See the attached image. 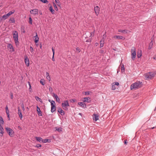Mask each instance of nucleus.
<instances>
[{"label":"nucleus","instance_id":"f257e3e1","mask_svg":"<svg viewBox=\"0 0 156 156\" xmlns=\"http://www.w3.org/2000/svg\"><path fill=\"white\" fill-rule=\"evenodd\" d=\"M141 86V83L138 81L131 84L130 86L131 89H136L140 87Z\"/></svg>","mask_w":156,"mask_h":156},{"label":"nucleus","instance_id":"f03ea898","mask_svg":"<svg viewBox=\"0 0 156 156\" xmlns=\"http://www.w3.org/2000/svg\"><path fill=\"white\" fill-rule=\"evenodd\" d=\"M13 37L16 45V46H18L19 45V42L18 39V33L17 31H13Z\"/></svg>","mask_w":156,"mask_h":156},{"label":"nucleus","instance_id":"7ed1b4c3","mask_svg":"<svg viewBox=\"0 0 156 156\" xmlns=\"http://www.w3.org/2000/svg\"><path fill=\"white\" fill-rule=\"evenodd\" d=\"M156 73L153 72H149L145 74L146 80H149L152 79L155 75Z\"/></svg>","mask_w":156,"mask_h":156},{"label":"nucleus","instance_id":"20e7f679","mask_svg":"<svg viewBox=\"0 0 156 156\" xmlns=\"http://www.w3.org/2000/svg\"><path fill=\"white\" fill-rule=\"evenodd\" d=\"M136 49L135 47H133L131 49V58L132 60H134L136 58Z\"/></svg>","mask_w":156,"mask_h":156},{"label":"nucleus","instance_id":"39448f33","mask_svg":"<svg viewBox=\"0 0 156 156\" xmlns=\"http://www.w3.org/2000/svg\"><path fill=\"white\" fill-rule=\"evenodd\" d=\"M62 106L64 110H68V107L69 106L68 101L66 100L64 101L63 102L62 104Z\"/></svg>","mask_w":156,"mask_h":156},{"label":"nucleus","instance_id":"423d86ee","mask_svg":"<svg viewBox=\"0 0 156 156\" xmlns=\"http://www.w3.org/2000/svg\"><path fill=\"white\" fill-rule=\"evenodd\" d=\"M5 129L7 133L10 136L12 137L13 136L14 131L12 129L8 127H6Z\"/></svg>","mask_w":156,"mask_h":156},{"label":"nucleus","instance_id":"0eeeda50","mask_svg":"<svg viewBox=\"0 0 156 156\" xmlns=\"http://www.w3.org/2000/svg\"><path fill=\"white\" fill-rule=\"evenodd\" d=\"M24 62L27 66H29V60L26 55L24 56Z\"/></svg>","mask_w":156,"mask_h":156},{"label":"nucleus","instance_id":"6e6552de","mask_svg":"<svg viewBox=\"0 0 156 156\" xmlns=\"http://www.w3.org/2000/svg\"><path fill=\"white\" fill-rule=\"evenodd\" d=\"M94 10L95 13L96 15L97 16H98L100 10V8L98 6H96L94 8Z\"/></svg>","mask_w":156,"mask_h":156},{"label":"nucleus","instance_id":"1a4fd4ad","mask_svg":"<svg viewBox=\"0 0 156 156\" xmlns=\"http://www.w3.org/2000/svg\"><path fill=\"white\" fill-rule=\"evenodd\" d=\"M52 95L53 97L56 100L57 102H60V99L57 94L54 93H53Z\"/></svg>","mask_w":156,"mask_h":156},{"label":"nucleus","instance_id":"9d476101","mask_svg":"<svg viewBox=\"0 0 156 156\" xmlns=\"http://www.w3.org/2000/svg\"><path fill=\"white\" fill-rule=\"evenodd\" d=\"M7 47L9 49L12 50V51L13 52L15 51V49L14 48L12 45L10 43H8L7 44Z\"/></svg>","mask_w":156,"mask_h":156},{"label":"nucleus","instance_id":"9b49d317","mask_svg":"<svg viewBox=\"0 0 156 156\" xmlns=\"http://www.w3.org/2000/svg\"><path fill=\"white\" fill-rule=\"evenodd\" d=\"M4 129L1 124H0V136H2L4 133Z\"/></svg>","mask_w":156,"mask_h":156},{"label":"nucleus","instance_id":"f8f14e48","mask_svg":"<svg viewBox=\"0 0 156 156\" xmlns=\"http://www.w3.org/2000/svg\"><path fill=\"white\" fill-rule=\"evenodd\" d=\"M83 99V101L85 102L90 103L91 101L89 97L84 98Z\"/></svg>","mask_w":156,"mask_h":156},{"label":"nucleus","instance_id":"ddd939ff","mask_svg":"<svg viewBox=\"0 0 156 156\" xmlns=\"http://www.w3.org/2000/svg\"><path fill=\"white\" fill-rule=\"evenodd\" d=\"M78 104L80 106L83 108H86V105L85 103H83V102H80L78 103Z\"/></svg>","mask_w":156,"mask_h":156},{"label":"nucleus","instance_id":"4468645a","mask_svg":"<svg viewBox=\"0 0 156 156\" xmlns=\"http://www.w3.org/2000/svg\"><path fill=\"white\" fill-rule=\"evenodd\" d=\"M114 38H116L118 39H122L123 40H124L125 39V38L119 35L115 36L114 37Z\"/></svg>","mask_w":156,"mask_h":156},{"label":"nucleus","instance_id":"2eb2a0df","mask_svg":"<svg viewBox=\"0 0 156 156\" xmlns=\"http://www.w3.org/2000/svg\"><path fill=\"white\" fill-rule=\"evenodd\" d=\"M93 119L95 120V121H96L98 119V116L97 114H94L93 115Z\"/></svg>","mask_w":156,"mask_h":156},{"label":"nucleus","instance_id":"dca6fc26","mask_svg":"<svg viewBox=\"0 0 156 156\" xmlns=\"http://www.w3.org/2000/svg\"><path fill=\"white\" fill-rule=\"evenodd\" d=\"M58 111L62 115H64L65 114L64 111L60 108L58 109Z\"/></svg>","mask_w":156,"mask_h":156},{"label":"nucleus","instance_id":"f3484780","mask_svg":"<svg viewBox=\"0 0 156 156\" xmlns=\"http://www.w3.org/2000/svg\"><path fill=\"white\" fill-rule=\"evenodd\" d=\"M37 111L38 113V114L39 116H42V112L41 111L40 108H39V107L37 106Z\"/></svg>","mask_w":156,"mask_h":156},{"label":"nucleus","instance_id":"a211bd4d","mask_svg":"<svg viewBox=\"0 0 156 156\" xmlns=\"http://www.w3.org/2000/svg\"><path fill=\"white\" fill-rule=\"evenodd\" d=\"M36 140L40 143H43V139L40 137H36Z\"/></svg>","mask_w":156,"mask_h":156},{"label":"nucleus","instance_id":"6ab92c4d","mask_svg":"<svg viewBox=\"0 0 156 156\" xmlns=\"http://www.w3.org/2000/svg\"><path fill=\"white\" fill-rule=\"evenodd\" d=\"M38 10L37 9H33V15H36L38 14Z\"/></svg>","mask_w":156,"mask_h":156},{"label":"nucleus","instance_id":"aec40b11","mask_svg":"<svg viewBox=\"0 0 156 156\" xmlns=\"http://www.w3.org/2000/svg\"><path fill=\"white\" fill-rule=\"evenodd\" d=\"M118 32H122V33H124L125 34H126L127 33L128 30H119Z\"/></svg>","mask_w":156,"mask_h":156},{"label":"nucleus","instance_id":"412c9836","mask_svg":"<svg viewBox=\"0 0 156 156\" xmlns=\"http://www.w3.org/2000/svg\"><path fill=\"white\" fill-rule=\"evenodd\" d=\"M35 37V38L34 40V41L35 43H37L39 41V38L37 36V33H36V35Z\"/></svg>","mask_w":156,"mask_h":156},{"label":"nucleus","instance_id":"4be33fe9","mask_svg":"<svg viewBox=\"0 0 156 156\" xmlns=\"http://www.w3.org/2000/svg\"><path fill=\"white\" fill-rule=\"evenodd\" d=\"M46 76L47 79L50 81L51 80L50 77L49 75V73L47 72L46 73Z\"/></svg>","mask_w":156,"mask_h":156},{"label":"nucleus","instance_id":"5701e85b","mask_svg":"<svg viewBox=\"0 0 156 156\" xmlns=\"http://www.w3.org/2000/svg\"><path fill=\"white\" fill-rule=\"evenodd\" d=\"M104 39H102L100 41V48H101V47H103L104 45Z\"/></svg>","mask_w":156,"mask_h":156},{"label":"nucleus","instance_id":"b1692460","mask_svg":"<svg viewBox=\"0 0 156 156\" xmlns=\"http://www.w3.org/2000/svg\"><path fill=\"white\" fill-rule=\"evenodd\" d=\"M142 55V51H138L137 53V57L138 58H140Z\"/></svg>","mask_w":156,"mask_h":156},{"label":"nucleus","instance_id":"393cba45","mask_svg":"<svg viewBox=\"0 0 156 156\" xmlns=\"http://www.w3.org/2000/svg\"><path fill=\"white\" fill-rule=\"evenodd\" d=\"M49 9L52 14H55V11L53 9V7L52 6L50 7Z\"/></svg>","mask_w":156,"mask_h":156},{"label":"nucleus","instance_id":"a878e982","mask_svg":"<svg viewBox=\"0 0 156 156\" xmlns=\"http://www.w3.org/2000/svg\"><path fill=\"white\" fill-rule=\"evenodd\" d=\"M15 12V11L14 10H12L11 11H10L8 13L6 14V15L8 16L9 17L12 14L14 13Z\"/></svg>","mask_w":156,"mask_h":156},{"label":"nucleus","instance_id":"bb28decb","mask_svg":"<svg viewBox=\"0 0 156 156\" xmlns=\"http://www.w3.org/2000/svg\"><path fill=\"white\" fill-rule=\"evenodd\" d=\"M51 142V140L49 139H43V143H46L47 142L49 143Z\"/></svg>","mask_w":156,"mask_h":156},{"label":"nucleus","instance_id":"cd10ccee","mask_svg":"<svg viewBox=\"0 0 156 156\" xmlns=\"http://www.w3.org/2000/svg\"><path fill=\"white\" fill-rule=\"evenodd\" d=\"M4 123V121L3 118L2 116H0V124H3Z\"/></svg>","mask_w":156,"mask_h":156},{"label":"nucleus","instance_id":"c85d7f7f","mask_svg":"<svg viewBox=\"0 0 156 156\" xmlns=\"http://www.w3.org/2000/svg\"><path fill=\"white\" fill-rule=\"evenodd\" d=\"M56 110V107L55 106L54 107H51V112L52 113H53Z\"/></svg>","mask_w":156,"mask_h":156},{"label":"nucleus","instance_id":"c756f323","mask_svg":"<svg viewBox=\"0 0 156 156\" xmlns=\"http://www.w3.org/2000/svg\"><path fill=\"white\" fill-rule=\"evenodd\" d=\"M51 107L55 106V103L54 101L52 100V101H51Z\"/></svg>","mask_w":156,"mask_h":156},{"label":"nucleus","instance_id":"7c9ffc66","mask_svg":"<svg viewBox=\"0 0 156 156\" xmlns=\"http://www.w3.org/2000/svg\"><path fill=\"white\" fill-rule=\"evenodd\" d=\"M35 98L37 101H39L40 102H42L41 99L38 96H36Z\"/></svg>","mask_w":156,"mask_h":156},{"label":"nucleus","instance_id":"2f4dec72","mask_svg":"<svg viewBox=\"0 0 156 156\" xmlns=\"http://www.w3.org/2000/svg\"><path fill=\"white\" fill-rule=\"evenodd\" d=\"M2 19H4V20L7 19L9 17L8 16L6 15V14L4 15L3 16H2Z\"/></svg>","mask_w":156,"mask_h":156},{"label":"nucleus","instance_id":"473e14b6","mask_svg":"<svg viewBox=\"0 0 156 156\" xmlns=\"http://www.w3.org/2000/svg\"><path fill=\"white\" fill-rule=\"evenodd\" d=\"M9 22L10 23H14L15 22V20L13 18H12L9 19Z\"/></svg>","mask_w":156,"mask_h":156},{"label":"nucleus","instance_id":"72a5a7b5","mask_svg":"<svg viewBox=\"0 0 156 156\" xmlns=\"http://www.w3.org/2000/svg\"><path fill=\"white\" fill-rule=\"evenodd\" d=\"M55 2L57 4V5L58 6H60V2L58 0H55Z\"/></svg>","mask_w":156,"mask_h":156},{"label":"nucleus","instance_id":"f704fd0d","mask_svg":"<svg viewBox=\"0 0 156 156\" xmlns=\"http://www.w3.org/2000/svg\"><path fill=\"white\" fill-rule=\"evenodd\" d=\"M41 2L44 3H48V2L47 0H40Z\"/></svg>","mask_w":156,"mask_h":156},{"label":"nucleus","instance_id":"c9c22d12","mask_svg":"<svg viewBox=\"0 0 156 156\" xmlns=\"http://www.w3.org/2000/svg\"><path fill=\"white\" fill-rule=\"evenodd\" d=\"M53 5H54V7H55V9L56 11H57L58 9V7H57V5H56L55 3H54Z\"/></svg>","mask_w":156,"mask_h":156},{"label":"nucleus","instance_id":"e433bc0d","mask_svg":"<svg viewBox=\"0 0 156 156\" xmlns=\"http://www.w3.org/2000/svg\"><path fill=\"white\" fill-rule=\"evenodd\" d=\"M115 89V85L114 84V83L112 84V89L113 90H114Z\"/></svg>","mask_w":156,"mask_h":156},{"label":"nucleus","instance_id":"4c0bfd02","mask_svg":"<svg viewBox=\"0 0 156 156\" xmlns=\"http://www.w3.org/2000/svg\"><path fill=\"white\" fill-rule=\"evenodd\" d=\"M40 82L42 85H44V80L43 79H41Z\"/></svg>","mask_w":156,"mask_h":156},{"label":"nucleus","instance_id":"58836bf2","mask_svg":"<svg viewBox=\"0 0 156 156\" xmlns=\"http://www.w3.org/2000/svg\"><path fill=\"white\" fill-rule=\"evenodd\" d=\"M124 69H125V68H124V66L123 65L121 67V71L122 72H124Z\"/></svg>","mask_w":156,"mask_h":156},{"label":"nucleus","instance_id":"ea45409f","mask_svg":"<svg viewBox=\"0 0 156 156\" xmlns=\"http://www.w3.org/2000/svg\"><path fill=\"white\" fill-rule=\"evenodd\" d=\"M29 23L31 24H32V20L31 17H30L29 18Z\"/></svg>","mask_w":156,"mask_h":156},{"label":"nucleus","instance_id":"a19ab883","mask_svg":"<svg viewBox=\"0 0 156 156\" xmlns=\"http://www.w3.org/2000/svg\"><path fill=\"white\" fill-rule=\"evenodd\" d=\"M18 114H20V113H22L21 112L20 110V109L19 108V107H18Z\"/></svg>","mask_w":156,"mask_h":156},{"label":"nucleus","instance_id":"79ce46f5","mask_svg":"<svg viewBox=\"0 0 156 156\" xmlns=\"http://www.w3.org/2000/svg\"><path fill=\"white\" fill-rule=\"evenodd\" d=\"M21 108H22V109L23 111H24L25 110V109L24 106L23 104L22 105Z\"/></svg>","mask_w":156,"mask_h":156},{"label":"nucleus","instance_id":"37998d69","mask_svg":"<svg viewBox=\"0 0 156 156\" xmlns=\"http://www.w3.org/2000/svg\"><path fill=\"white\" fill-rule=\"evenodd\" d=\"M49 90L50 92H51L53 91V89L51 87H49Z\"/></svg>","mask_w":156,"mask_h":156},{"label":"nucleus","instance_id":"c03bdc74","mask_svg":"<svg viewBox=\"0 0 156 156\" xmlns=\"http://www.w3.org/2000/svg\"><path fill=\"white\" fill-rule=\"evenodd\" d=\"M19 115V117L21 119H22L23 118V115L22 113H20V114H18Z\"/></svg>","mask_w":156,"mask_h":156},{"label":"nucleus","instance_id":"a18cd8bd","mask_svg":"<svg viewBox=\"0 0 156 156\" xmlns=\"http://www.w3.org/2000/svg\"><path fill=\"white\" fill-rule=\"evenodd\" d=\"M36 147H41V145L40 144H37L36 145V146H35Z\"/></svg>","mask_w":156,"mask_h":156},{"label":"nucleus","instance_id":"49530a36","mask_svg":"<svg viewBox=\"0 0 156 156\" xmlns=\"http://www.w3.org/2000/svg\"><path fill=\"white\" fill-rule=\"evenodd\" d=\"M114 83V84L115 85H116L118 86L119 85V83L118 82H115Z\"/></svg>","mask_w":156,"mask_h":156},{"label":"nucleus","instance_id":"de8ad7c7","mask_svg":"<svg viewBox=\"0 0 156 156\" xmlns=\"http://www.w3.org/2000/svg\"><path fill=\"white\" fill-rule=\"evenodd\" d=\"M30 51L32 53L34 51V49L31 46L30 47Z\"/></svg>","mask_w":156,"mask_h":156},{"label":"nucleus","instance_id":"09e8293b","mask_svg":"<svg viewBox=\"0 0 156 156\" xmlns=\"http://www.w3.org/2000/svg\"><path fill=\"white\" fill-rule=\"evenodd\" d=\"M56 130L58 131L59 132H60L62 131V128H59L56 129Z\"/></svg>","mask_w":156,"mask_h":156},{"label":"nucleus","instance_id":"8fccbe9b","mask_svg":"<svg viewBox=\"0 0 156 156\" xmlns=\"http://www.w3.org/2000/svg\"><path fill=\"white\" fill-rule=\"evenodd\" d=\"M76 100L75 99H72L71 100V102H76Z\"/></svg>","mask_w":156,"mask_h":156},{"label":"nucleus","instance_id":"3c124183","mask_svg":"<svg viewBox=\"0 0 156 156\" xmlns=\"http://www.w3.org/2000/svg\"><path fill=\"white\" fill-rule=\"evenodd\" d=\"M10 95L11 99H12L13 97L12 93H10Z\"/></svg>","mask_w":156,"mask_h":156},{"label":"nucleus","instance_id":"603ef678","mask_svg":"<svg viewBox=\"0 0 156 156\" xmlns=\"http://www.w3.org/2000/svg\"><path fill=\"white\" fill-rule=\"evenodd\" d=\"M94 32H95V31L94 30L92 33H89L90 35V37H91L92 36V34H94Z\"/></svg>","mask_w":156,"mask_h":156},{"label":"nucleus","instance_id":"864d4df0","mask_svg":"<svg viewBox=\"0 0 156 156\" xmlns=\"http://www.w3.org/2000/svg\"><path fill=\"white\" fill-rule=\"evenodd\" d=\"M104 52V51L103 50L101 49L99 51V53L101 54H102Z\"/></svg>","mask_w":156,"mask_h":156},{"label":"nucleus","instance_id":"5fc2aeb1","mask_svg":"<svg viewBox=\"0 0 156 156\" xmlns=\"http://www.w3.org/2000/svg\"><path fill=\"white\" fill-rule=\"evenodd\" d=\"M91 39H87L86 41V42H91Z\"/></svg>","mask_w":156,"mask_h":156},{"label":"nucleus","instance_id":"6e6d98bb","mask_svg":"<svg viewBox=\"0 0 156 156\" xmlns=\"http://www.w3.org/2000/svg\"><path fill=\"white\" fill-rule=\"evenodd\" d=\"M52 52H53V55H54V54H55V50H54L53 49V47L52 48Z\"/></svg>","mask_w":156,"mask_h":156},{"label":"nucleus","instance_id":"4d7b16f0","mask_svg":"<svg viewBox=\"0 0 156 156\" xmlns=\"http://www.w3.org/2000/svg\"><path fill=\"white\" fill-rule=\"evenodd\" d=\"M76 51H78V52H80V48H76Z\"/></svg>","mask_w":156,"mask_h":156},{"label":"nucleus","instance_id":"13d9d810","mask_svg":"<svg viewBox=\"0 0 156 156\" xmlns=\"http://www.w3.org/2000/svg\"><path fill=\"white\" fill-rule=\"evenodd\" d=\"M85 94H90V92L88 91V92H85Z\"/></svg>","mask_w":156,"mask_h":156},{"label":"nucleus","instance_id":"bf43d9fd","mask_svg":"<svg viewBox=\"0 0 156 156\" xmlns=\"http://www.w3.org/2000/svg\"><path fill=\"white\" fill-rule=\"evenodd\" d=\"M30 13L31 14H32L33 13V9H31L30 11Z\"/></svg>","mask_w":156,"mask_h":156},{"label":"nucleus","instance_id":"052dcab7","mask_svg":"<svg viewBox=\"0 0 156 156\" xmlns=\"http://www.w3.org/2000/svg\"><path fill=\"white\" fill-rule=\"evenodd\" d=\"M7 117L8 118V119L9 120H10V118H9V114H7Z\"/></svg>","mask_w":156,"mask_h":156},{"label":"nucleus","instance_id":"680f3d73","mask_svg":"<svg viewBox=\"0 0 156 156\" xmlns=\"http://www.w3.org/2000/svg\"><path fill=\"white\" fill-rule=\"evenodd\" d=\"M6 114H8L9 113V110H6Z\"/></svg>","mask_w":156,"mask_h":156},{"label":"nucleus","instance_id":"e2e57ef3","mask_svg":"<svg viewBox=\"0 0 156 156\" xmlns=\"http://www.w3.org/2000/svg\"><path fill=\"white\" fill-rule=\"evenodd\" d=\"M52 60L53 61H55V60L54 58V55H53L52 57Z\"/></svg>","mask_w":156,"mask_h":156},{"label":"nucleus","instance_id":"0e129e2a","mask_svg":"<svg viewBox=\"0 0 156 156\" xmlns=\"http://www.w3.org/2000/svg\"><path fill=\"white\" fill-rule=\"evenodd\" d=\"M124 143L125 144H127V142L126 140H124Z\"/></svg>","mask_w":156,"mask_h":156},{"label":"nucleus","instance_id":"69168bd1","mask_svg":"<svg viewBox=\"0 0 156 156\" xmlns=\"http://www.w3.org/2000/svg\"><path fill=\"white\" fill-rule=\"evenodd\" d=\"M28 83L29 84V86H30L29 89H30L31 88V87L30 82H28Z\"/></svg>","mask_w":156,"mask_h":156},{"label":"nucleus","instance_id":"338daca9","mask_svg":"<svg viewBox=\"0 0 156 156\" xmlns=\"http://www.w3.org/2000/svg\"><path fill=\"white\" fill-rule=\"evenodd\" d=\"M153 59H154L155 60H156V55H155L154 57H153Z\"/></svg>","mask_w":156,"mask_h":156},{"label":"nucleus","instance_id":"774afa93","mask_svg":"<svg viewBox=\"0 0 156 156\" xmlns=\"http://www.w3.org/2000/svg\"><path fill=\"white\" fill-rule=\"evenodd\" d=\"M5 109L6 110H8V107L7 106H6Z\"/></svg>","mask_w":156,"mask_h":156}]
</instances>
